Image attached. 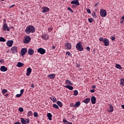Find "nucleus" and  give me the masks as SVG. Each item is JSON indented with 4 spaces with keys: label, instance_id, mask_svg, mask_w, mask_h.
<instances>
[{
    "label": "nucleus",
    "instance_id": "obj_1",
    "mask_svg": "<svg viewBox=\"0 0 124 124\" xmlns=\"http://www.w3.org/2000/svg\"><path fill=\"white\" fill-rule=\"evenodd\" d=\"M25 31L27 34L33 33L35 31V28H34V26H33L29 25L26 27Z\"/></svg>",
    "mask_w": 124,
    "mask_h": 124
},
{
    "label": "nucleus",
    "instance_id": "obj_2",
    "mask_svg": "<svg viewBox=\"0 0 124 124\" xmlns=\"http://www.w3.org/2000/svg\"><path fill=\"white\" fill-rule=\"evenodd\" d=\"M76 48L78 51H79V52H81L83 51V46H82V44L81 43H78L77 44Z\"/></svg>",
    "mask_w": 124,
    "mask_h": 124
},
{
    "label": "nucleus",
    "instance_id": "obj_3",
    "mask_svg": "<svg viewBox=\"0 0 124 124\" xmlns=\"http://www.w3.org/2000/svg\"><path fill=\"white\" fill-rule=\"evenodd\" d=\"M2 28L3 31H10V29L9 28V27H8V26L7 25V23H4L2 25Z\"/></svg>",
    "mask_w": 124,
    "mask_h": 124
},
{
    "label": "nucleus",
    "instance_id": "obj_4",
    "mask_svg": "<svg viewBox=\"0 0 124 124\" xmlns=\"http://www.w3.org/2000/svg\"><path fill=\"white\" fill-rule=\"evenodd\" d=\"M37 52L41 55H44L46 53V50L44 48L40 47L37 49Z\"/></svg>",
    "mask_w": 124,
    "mask_h": 124
},
{
    "label": "nucleus",
    "instance_id": "obj_5",
    "mask_svg": "<svg viewBox=\"0 0 124 124\" xmlns=\"http://www.w3.org/2000/svg\"><path fill=\"white\" fill-rule=\"evenodd\" d=\"M31 42V37L29 36H25L23 39V42L24 43H30Z\"/></svg>",
    "mask_w": 124,
    "mask_h": 124
},
{
    "label": "nucleus",
    "instance_id": "obj_6",
    "mask_svg": "<svg viewBox=\"0 0 124 124\" xmlns=\"http://www.w3.org/2000/svg\"><path fill=\"white\" fill-rule=\"evenodd\" d=\"M21 123L22 124H30V119L29 118L24 120V118H20Z\"/></svg>",
    "mask_w": 124,
    "mask_h": 124
},
{
    "label": "nucleus",
    "instance_id": "obj_7",
    "mask_svg": "<svg viewBox=\"0 0 124 124\" xmlns=\"http://www.w3.org/2000/svg\"><path fill=\"white\" fill-rule=\"evenodd\" d=\"M100 15L101 17H106L107 16V12L105 10H101Z\"/></svg>",
    "mask_w": 124,
    "mask_h": 124
},
{
    "label": "nucleus",
    "instance_id": "obj_8",
    "mask_svg": "<svg viewBox=\"0 0 124 124\" xmlns=\"http://www.w3.org/2000/svg\"><path fill=\"white\" fill-rule=\"evenodd\" d=\"M27 52H28V49H27V48L26 47L22 48L21 49V53H20L21 56L23 57V56H25V55H26Z\"/></svg>",
    "mask_w": 124,
    "mask_h": 124
},
{
    "label": "nucleus",
    "instance_id": "obj_9",
    "mask_svg": "<svg viewBox=\"0 0 124 124\" xmlns=\"http://www.w3.org/2000/svg\"><path fill=\"white\" fill-rule=\"evenodd\" d=\"M71 4H75L76 6H79V5H80V3L78 0H74L71 1Z\"/></svg>",
    "mask_w": 124,
    "mask_h": 124
},
{
    "label": "nucleus",
    "instance_id": "obj_10",
    "mask_svg": "<svg viewBox=\"0 0 124 124\" xmlns=\"http://www.w3.org/2000/svg\"><path fill=\"white\" fill-rule=\"evenodd\" d=\"M103 42L104 43V46H109V40H108V39L107 38L104 39Z\"/></svg>",
    "mask_w": 124,
    "mask_h": 124
},
{
    "label": "nucleus",
    "instance_id": "obj_11",
    "mask_svg": "<svg viewBox=\"0 0 124 124\" xmlns=\"http://www.w3.org/2000/svg\"><path fill=\"white\" fill-rule=\"evenodd\" d=\"M43 10L42 11V13H46L47 12H48L49 11L50 9L47 7H42Z\"/></svg>",
    "mask_w": 124,
    "mask_h": 124
},
{
    "label": "nucleus",
    "instance_id": "obj_12",
    "mask_svg": "<svg viewBox=\"0 0 124 124\" xmlns=\"http://www.w3.org/2000/svg\"><path fill=\"white\" fill-rule=\"evenodd\" d=\"M65 47L66 49H67V50H70L71 49V44L67 42L65 44Z\"/></svg>",
    "mask_w": 124,
    "mask_h": 124
},
{
    "label": "nucleus",
    "instance_id": "obj_13",
    "mask_svg": "<svg viewBox=\"0 0 124 124\" xmlns=\"http://www.w3.org/2000/svg\"><path fill=\"white\" fill-rule=\"evenodd\" d=\"M42 38H43V39H44V40H47V39H49V35H48L46 33H43L42 36Z\"/></svg>",
    "mask_w": 124,
    "mask_h": 124
},
{
    "label": "nucleus",
    "instance_id": "obj_14",
    "mask_svg": "<svg viewBox=\"0 0 124 124\" xmlns=\"http://www.w3.org/2000/svg\"><path fill=\"white\" fill-rule=\"evenodd\" d=\"M11 51L13 54L15 53H17V47L16 46H13L11 49Z\"/></svg>",
    "mask_w": 124,
    "mask_h": 124
},
{
    "label": "nucleus",
    "instance_id": "obj_15",
    "mask_svg": "<svg viewBox=\"0 0 124 124\" xmlns=\"http://www.w3.org/2000/svg\"><path fill=\"white\" fill-rule=\"evenodd\" d=\"M31 68H28L27 69V73H26V76H30L31 75Z\"/></svg>",
    "mask_w": 124,
    "mask_h": 124
},
{
    "label": "nucleus",
    "instance_id": "obj_16",
    "mask_svg": "<svg viewBox=\"0 0 124 124\" xmlns=\"http://www.w3.org/2000/svg\"><path fill=\"white\" fill-rule=\"evenodd\" d=\"M34 53V51L33 50V49L31 48H30L28 50V55H30V56H32V55H33Z\"/></svg>",
    "mask_w": 124,
    "mask_h": 124
},
{
    "label": "nucleus",
    "instance_id": "obj_17",
    "mask_svg": "<svg viewBox=\"0 0 124 124\" xmlns=\"http://www.w3.org/2000/svg\"><path fill=\"white\" fill-rule=\"evenodd\" d=\"M7 46H8V47H12V46L13 45V40L7 41Z\"/></svg>",
    "mask_w": 124,
    "mask_h": 124
},
{
    "label": "nucleus",
    "instance_id": "obj_18",
    "mask_svg": "<svg viewBox=\"0 0 124 124\" xmlns=\"http://www.w3.org/2000/svg\"><path fill=\"white\" fill-rule=\"evenodd\" d=\"M0 70H1V71H2V72H5V71H7L8 69L5 66H1V67L0 68Z\"/></svg>",
    "mask_w": 124,
    "mask_h": 124
},
{
    "label": "nucleus",
    "instance_id": "obj_19",
    "mask_svg": "<svg viewBox=\"0 0 124 124\" xmlns=\"http://www.w3.org/2000/svg\"><path fill=\"white\" fill-rule=\"evenodd\" d=\"M96 101V98L94 97V96H92L91 97V103L92 104H95V102Z\"/></svg>",
    "mask_w": 124,
    "mask_h": 124
},
{
    "label": "nucleus",
    "instance_id": "obj_20",
    "mask_svg": "<svg viewBox=\"0 0 124 124\" xmlns=\"http://www.w3.org/2000/svg\"><path fill=\"white\" fill-rule=\"evenodd\" d=\"M65 84L66 85H69L70 86H72L73 84L71 82V81L69 79H66L65 80Z\"/></svg>",
    "mask_w": 124,
    "mask_h": 124
},
{
    "label": "nucleus",
    "instance_id": "obj_21",
    "mask_svg": "<svg viewBox=\"0 0 124 124\" xmlns=\"http://www.w3.org/2000/svg\"><path fill=\"white\" fill-rule=\"evenodd\" d=\"M80 105H81V102L80 101H78L76 102L74 107V108H77V107H79Z\"/></svg>",
    "mask_w": 124,
    "mask_h": 124
},
{
    "label": "nucleus",
    "instance_id": "obj_22",
    "mask_svg": "<svg viewBox=\"0 0 124 124\" xmlns=\"http://www.w3.org/2000/svg\"><path fill=\"white\" fill-rule=\"evenodd\" d=\"M47 77H49L50 79H54V78L56 77V75H55V74H51L49 75H48Z\"/></svg>",
    "mask_w": 124,
    "mask_h": 124
},
{
    "label": "nucleus",
    "instance_id": "obj_23",
    "mask_svg": "<svg viewBox=\"0 0 124 124\" xmlns=\"http://www.w3.org/2000/svg\"><path fill=\"white\" fill-rule=\"evenodd\" d=\"M90 101H91V98H87L83 100L84 103H85L86 104H88Z\"/></svg>",
    "mask_w": 124,
    "mask_h": 124
},
{
    "label": "nucleus",
    "instance_id": "obj_24",
    "mask_svg": "<svg viewBox=\"0 0 124 124\" xmlns=\"http://www.w3.org/2000/svg\"><path fill=\"white\" fill-rule=\"evenodd\" d=\"M64 87L68 89V90H70V91H72V90H73V87L70 85H65L64 86Z\"/></svg>",
    "mask_w": 124,
    "mask_h": 124
},
{
    "label": "nucleus",
    "instance_id": "obj_25",
    "mask_svg": "<svg viewBox=\"0 0 124 124\" xmlns=\"http://www.w3.org/2000/svg\"><path fill=\"white\" fill-rule=\"evenodd\" d=\"M109 105V110H108V112H109V113H111V112H113V111H114V108L112 106V105Z\"/></svg>",
    "mask_w": 124,
    "mask_h": 124
},
{
    "label": "nucleus",
    "instance_id": "obj_26",
    "mask_svg": "<svg viewBox=\"0 0 124 124\" xmlns=\"http://www.w3.org/2000/svg\"><path fill=\"white\" fill-rule=\"evenodd\" d=\"M50 99H51L52 100V101H53V102H54V103L57 102V98H56L54 96L50 97Z\"/></svg>",
    "mask_w": 124,
    "mask_h": 124
},
{
    "label": "nucleus",
    "instance_id": "obj_27",
    "mask_svg": "<svg viewBox=\"0 0 124 124\" xmlns=\"http://www.w3.org/2000/svg\"><path fill=\"white\" fill-rule=\"evenodd\" d=\"M24 66V63L21 62H18L16 65V66L17 67H22V66Z\"/></svg>",
    "mask_w": 124,
    "mask_h": 124
},
{
    "label": "nucleus",
    "instance_id": "obj_28",
    "mask_svg": "<svg viewBox=\"0 0 124 124\" xmlns=\"http://www.w3.org/2000/svg\"><path fill=\"white\" fill-rule=\"evenodd\" d=\"M47 116L48 117V120H49V121H51L52 120V114H51V113H47Z\"/></svg>",
    "mask_w": 124,
    "mask_h": 124
},
{
    "label": "nucleus",
    "instance_id": "obj_29",
    "mask_svg": "<svg viewBox=\"0 0 124 124\" xmlns=\"http://www.w3.org/2000/svg\"><path fill=\"white\" fill-rule=\"evenodd\" d=\"M116 68H117L118 69H122L123 67L121 66V65L119 64H116L115 66Z\"/></svg>",
    "mask_w": 124,
    "mask_h": 124
},
{
    "label": "nucleus",
    "instance_id": "obj_30",
    "mask_svg": "<svg viewBox=\"0 0 124 124\" xmlns=\"http://www.w3.org/2000/svg\"><path fill=\"white\" fill-rule=\"evenodd\" d=\"M57 104H58V106H60L61 108L62 107V102L58 101L57 102Z\"/></svg>",
    "mask_w": 124,
    "mask_h": 124
},
{
    "label": "nucleus",
    "instance_id": "obj_31",
    "mask_svg": "<svg viewBox=\"0 0 124 124\" xmlns=\"http://www.w3.org/2000/svg\"><path fill=\"white\" fill-rule=\"evenodd\" d=\"M0 42H5V41H6V40L2 37H0Z\"/></svg>",
    "mask_w": 124,
    "mask_h": 124
},
{
    "label": "nucleus",
    "instance_id": "obj_32",
    "mask_svg": "<svg viewBox=\"0 0 124 124\" xmlns=\"http://www.w3.org/2000/svg\"><path fill=\"white\" fill-rule=\"evenodd\" d=\"M121 86H124V78H121L120 80Z\"/></svg>",
    "mask_w": 124,
    "mask_h": 124
},
{
    "label": "nucleus",
    "instance_id": "obj_33",
    "mask_svg": "<svg viewBox=\"0 0 124 124\" xmlns=\"http://www.w3.org/2000/svg\"><path fill=\"white\" fill-rule=\"evenodd\" d=\"M27 115H28V117H31V116H32V111H29L28 112Z\"/></svg>",
    "mask_w": 124,
    "mask_h": 124
},
{
    "label": "nucleus",
    "instance_id": "obj_34",
    "mask_svg": "<svg viewBox=\"0 0 124 124\" xmlns=\"http://www.w3.org/2000/svg\"><path fill=\"white\" fill-rule=\"evenodd\" d=\"M53 108H55V109H59V106L56 104L53 105Z\"/></svg>",
    "mask_w": 124,
    "mask_h": 124
},
{
    "label": "nucleus",
    "instance_id": "obj_35",
    "mask_svg": "<svg viewBox=\"0 0 124 124\" xmlns=\"http://www.w3.org/2000/svg\"><path fill=\"white\" fill-rule=\"evenodd\" d=\"M8 91L6 89H3L2 90V93H3V94H4V93H7Z\"/></svg>",
    "mask_w": 124,
    "mask_h": 124
},
{
    "label": "nucleus",
    "instance_id": "obj_36",
    "mask_svg": "<svg viewBox=\"0 0 124 124\" xmlns=\"http://www.w3.org/2000/svg\"><path fill=\"white\" fill-rule=\"evenodd\" d=\"M74 95L77 96L78 95V91L75 90L74 92Z\"/></svg>",
    "mask_w": 124,
    "mask_h": 124
},
{
    "label": "nucleus",
    "instance_id": "obj_37",
    "mask_svg": "<svg viewBox=\"0 0 124 124\" xmlns=\"http://www.w3.org/2000/svg\"><path fill=\"white\" fill-rule=\"evenodd\" d=\"M88 21L89 23H93V18H88Z\"/></svg>",
    "mask_w": 124,
    "mask_h": 124
},
{
    "label": "nucleus",
    "instance_id": "obj_38",
    "mask_svg": "<svg viewBox=\"0 0 124 124\" xmlns=\"http://www.w3.org/2000/svg\"><path fill=\"white\" fill-rule=\"evenodd\" d=\"M68 10H69V11H70V12H71L72 13H73L74 12V11L73 10H72V9H71V8L68 7L67 8Z\"/></svg>",
    "mask_w": 124,
    "mask_h": 124
},
{
    "label": "nucleus",
    "instance_id": "obj_39",
    "mask_svg": "<svg viewBox=\"0 0 124 124\" xmlns=\"http://www.w3.org/2000/svg\"><path fill=\"white\" fill-rule=\"evenodd\" d=\"M18 111H20L21 112H24V108H18Z\"/></svg>",
    "mask_w": 124,
    "mask_h": 124
},
{
    "label": "nucleus",
    "instance_id": "obj_40",
    "mask_svg": "<svg viewBox=\"0 0 124 124\" xmlns=\"http://www.w3.org/2000/svg\"><path fill=\"white\" fill-rule=\"evenodd\" d=\"M34 117H35L36 118H37L38 117V113L36 112H34Z\"/></svg>",
    "mask_w": 124,
    "mask_h": 124
},
{
    "label": "nucleus",
    "instance_id": "obj_41",
    "mask_svg": "<svg viewBox=\"0 0 124 124\" xmlns=\"http://www.w3.org/2000/svg\"><path fill=\"white\" fill-rule=\"evenodd\" d=\"M92 16H93V18H96V15L95 13H94V12L92 13Z\"/></svg>",
    "mask_w": 124,
    "mask_h": 124
},
{
    "label": "nucleus",
    "instance_id": "obj_42",
    "mask_svg": "<svg viewBox=\"0 0 124 124\" xmlns=\"http://www.w3.org/2000/svg\"><path fill=\"white\" fill-rule=\"evenodd\" d=\"M86 11L87 13H88L89 14H91L92 13V12L91 11V10L90 9H86Z\"/></svg>",
    "mask_w": 124,
    "mask_h": 124
},
{
    "label": "nucleus",
    "instance_id": "obj_43",
    "mask_svg": "<svg viewBox=\"0 0 124 124\" xmlns=\"http://www.w3.org/2000/svg\"><path fill=\"white\" fill-rule=\"evenodd\" d=\"M66 55H67V56H69V57H71V56H72L71 53H70V52L69 51H67L66 53Z\"/></svg>",
    "mask_w": 124,
    "mask_h": 124
},
{
    "label": "nucleus",
    "instance_id": "obj_44",
    "mask_svg": "<svg viewBox=\"0 0 124 124\" xmlns=\"http://www.w3.org/2000/svg\"><path fill=\"white\" fill-rule=\"evenodd\" d=\"M99 40L100 42H103V41L104 40V39H103V37H100L99 38Z\"/></svg>",
    "mask_w": 124,
    "mask_h": 124
},
{
    "label": "nucleus",
    "instance_id": "obj_45",
    "mask_svg": "<svg viewBox=\"0 0 124 124\" xmlns=\"http://www.w3.org/2000/svg\"><path fill=\"white\" fill-rule=\"evenodd\" d=\"M24 89H21V90H20V94H21V95H23V93H24Z\"/></svg>",
    "mask_w": 124,
    "mask_h": 124
},
{
    "label": "nucleus",
    "instance_id": "obj_46",
    "mask_svg": "<svg viewBox=\"0 0 124 124\" xmlns=\"http://www.w3.org/2000/svg\"><path fill=\"white\" fill-rule=\"evenodd\" d=\"M63 123H67V124H68V123H69V122H68V121H67V120H66V119H63Z\"/></svg>",
    "mask_w": 124,
    "mask_h": 124
},
{
    "label": "nucleus",
    "instance_id": "obj_47",
    "mask_svg": "<svg viewBox=\"0 0 124 124\" xmlns=\"http://www.w3.org/2000/svg\"><path fill=\"white\" fill-rule=\"evenodd\" d=\"M110 39H111L112 41L115 40V39H116V37H115V36H111Z\"/></svg>",
    "mask_w": 124,
    "mask_h": 124
},
{
    "label": "nucleus",
    "instance_id": "obj_48",
    "mask_svg": "<svg viewBox=\"0 0 124 124\" xmlns=\"http://www.w3.org/2000/svg\"><path fill=\"white\" fill-rule=\"evenodd\" d=\"M21 96H22V95L20 93V94H17L16 95V97H21Z\"/></svg>",
    "mask_w": 124,
    "mask_h": 124
},
{
    "label": "nucleus",
    "instance_id": "obj_49",
    "mask_svg": "<svg viewBox=\"0 0 124 124\" xmlns=\"http://www.w3.org/2000/svg\"><path fill=\"white\" fill-rule=\"evenodd\" d=\"M94 92H95V90H94V89L90 90V92L92 93H94Z\"/></svg>",
    "mask_w": 124,
    "mask_h": 124
},
{
    "label": "nucleus",
    "instance_id": "obj_50",
    "mask_svg": "<svg viewBox=\"0 0 124 124\" xmlns=\"http://www.w3.org/2000/svg\"><path fill=\"white\" fill-rule=\"evenodd\" d=\"M86 50H87V51H91V48H90V47L89 46H87L86 48Z\"/></svg>",
    "mask_w": 124,
    "mask_h": 124
},
{
    "label": "nucleus",
    "instance_id": "obj_51",
    "mask_svg": "<svg viewBox=\"0 0 124 124\" xmlns=\"http://www.w3.org/2000/svg\"><path fill=\"white\" fill-rule=\"evenodd\" d=\"M0 62L1 63H3V62H4V61H3V60H2V59H1V60H0Z\"/></svg>",
    "mask_w": 124,
    "mask_h": 124
},
{
    "label": "nucleus",
    "instance_id": "obj_52",
    "mask_svg": "<svg viewBox=\"0 0 124 124\" xmlns=\"http://www.w3.org/2000/svg\"><path fill=\"white\" fill-rule=\"evenodd\" d=\"M53 31V28H48V31Z\"/></svg>",
    "mask_w": 124,
    "mask_h": 124
},
{
    "label": "nucleus",
    "instance_id": "obj_53",
    "mask_svg": "<svg viewBox=\"0 0 124 124\" xmlns=\"http://www.w3.org/2000/svg\"><path fill=\"white\" fill-rule=\"evenodd\" d=\"M31 87L33 89V88H34V84H33V83H31Z\"/></svg>",
    "mask_w": 124,
    "mask_h": 124
},
{
    "label": "nucleus",
    "instance_id": "obj_54",
    "mask_svg": "<svg viewBox=\"0 0 124 124\" xmlns=\"http://www.w3.org/2000/svg\"><path fill=\"white\" fill-rule=\"evenodd\" d=\"M70 107H73V106H74V104L73 103L70 104Z\"/></svg>",
    "mask_w": 124,
    "mask_h": 124
},
{
    "label": "nucleus",
    "instance_id": "obj_55",
    "mask_svg": "<svg viewBox=\"0 0 124 124\" xmlns=\"http://www.w3.org/2000/svg\"><path fill=\"white\" fill-rule=\"evenodd\" d=\"M14 6H15V5L13 4L12 5H11V6H10L9 8H12V7H14Z\"/></svg>",
    "mask_w": 124,
    "mask_h": 124
},
{
    "label": "nucleus",
    "instance_id": "obj_56",
    "mask_svg": "<svg viewBox=\"0 0 124 124\" xmlns=\"http://www.w3.org/2000/svg\"><path fill=\"white\" fill-rule=\"evenodd\" d=\"M52 50H55V49H56V46H53L52 47Z\"/></svg>",
    "mask_w": 124,
    "mask_h": 124
},
{
    "label": "nucleus",
    "instance_id": "obj_57",
    "mask_svg": "<svg viewBox=\"0 0 124 124\" xmlns=\"http://www.w3.org/2000/svg\"><path fill=\"white\" fill-rule=\"evenodd\" d=\"M14 124H21V123H20V122H15Z\"/></svg>",
    "mask_w": 124,
    "mask_h": 124
},
{
    "label": "nucleus",
    "instance_id": "obj_58",
    "mask_svg": "<svg viewBox=\"0 0 124 124\" xmlns=\"http://www.w3.org/2000/svg\"><path fill=\"white\" fill-rule=\"evenodd\" d=\"M72 8H75V7H76V5H72Z\"/></svg>",
    "mask_w": 124,
    "mask_h": 124
},
{
    "label": "nucleus",
    "instance_id": "obj_59",
    "mask_svg": "<svg viewBox=\"0 0 124 124\" xmlns=\"http://www.w3.org/2000/svg\"><path fill=\"white\" fill-rule=\"evenodd\" d=\"M98 4H99V3H96V4H95V5H94L95 7H96L97 6V5H98Z\"/></svg>",
    "mask_w": 124,
    "mask_h": 124
},
{
    "label": "nucleus",
    "instance_id": "obj_60",
    "mask_svg": "<svg viewBox=\"0 0 124 124\" xmlns=\"http://www.w3.org/2000/svg\"><path fill=\"white\" fill-rule=\"evenodd\" d=\"M95 87H96L95 85H93V86H92V88H93V89H95Z\"/></svg>",
    "mask_w": 124,
    "mask_h": 124
},
{
    "label": "nucleus",
    "instance_id": "obj_61",
    "mask_svg": "<svg viewBox=\"0 0 124 124\" xmlns=\"http://www.w3.org/2000/svg\"><path fill=\"white\" fill-rule=\"evenodd\" d=\"M77 67H78V68H79V67H80V64H77Z\"/></svg>",
    "mask_w": 124,
    "mask_h": 124
},
{
    "label": "nucleus",
    "instance_id": "obj_62",
    "mask_svg": "<svg viewBox=\"0 0 124 124\" xmlns=\"http://www.w3.org/2000/svg\"><path fill=\"white\" fill-rule=\"evenodd\" d=\"M8 95H9L8 93H7L6 94H5V96H6V97L8 96Z\"/></svg>",
    "mask_w": 124,
    "mask_h": 124
},
{
    "label": "nucleus",
    "instance_id": "obj_63",
    "mask_svg": "<svg viewBox=\"0 0 124 124\" xmlns=\"http://www.w3.org/2000/svg\"><path fill=\"white\" fill-rule=\"evenodd\" d=\"M122 108L124 109V104L122 105Z\"/></svg>",
    "mask_w": 124,
    "mask_h": 124
},
{
    "label": "nucleus",
    "instance_id": "obj_64",
    "mask_svg": "<svg viewBox=\"0 0 124 124\" xmlns=\"http://www.w3.org/2000/svg\"><path fill=\"white\" fill-rule=\"evenodd\" d=\"M67 124H72V123H71V122H69V123H68Z\"/></svg>",
    "mask_w": 124,
    "mask_h": 124
}]
</instances>
